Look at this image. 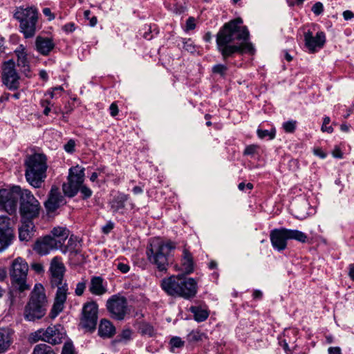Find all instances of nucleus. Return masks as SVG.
Masks as SVG:
<instances>
[{
	"instance_id": "obj_1",
	"label": "nucleus",
	"mask_w": 354,
	"mask_h": 354,
	"mask_svg": "<svg viewBox=\"0 0 354 354\" xmlns=\"http://www.w3.org/2000/svg\"><path fill=\"white\" fill-rule=\"evenodd\" d=\"M243 20L236 18L223 25L216 35L218 50L226 60L235 53L254 54L255 49L248 41L250 33L246 26H241Z\"/></svg>"
},
{
	"instance_id": "obj_2",
	"label": "nucleus",
	"mask_w": 354,
	"mask_h": 354,
	"mask_svg": "<svg viewBox=\"0 0 354 354\" xmlns=\"http://www.w3.org/2000/svg\"><path fill=\"white\" fill-rule=\"evenodd\" d=\"M24 165L27 182L35 188H39L46 178L47 158L42 153H34L26 157Z\"/></svg>"
},
{
	"instance_id": "obj_3",
	"label": "nucleus",
	"mask_w": 354,
	"mask_h": 354,
	"mask_svg": "<svg viewBox=\"0 0 354 354\" xmlns=\"http://www.w3.org/2000/svg\"><path fill=\"white\" fill-rule=\"evenodd\" d=\"M175 248L176 245L171 241L153 240L147 248L148 259L159 271L166 272L171 261V253Z\"/></svg>"
},
{
	"instance_id": "obj_4",
	"label": "nucleus",
	"mask_w": 354,
	"mask_h": 354,
	"mask_svg": "<svg viewBox=\"0 0 354 354\" xmlns=\"http://www.w3.org/2000/svg\"><path fill=\"white\" fill-rule=\"evenodd\" d=\"M48 301L44 288L40 283L35 284L25 308L24 315L27 321L34 322L41 319L46 313Z\"/></svg>"
},
{
	"instance_id": "obj_5",
	"label": "nucleus",
	"mask_w": 354,
	"mask_h": 354,
	"mask_svg": "<svg viewBox=\"0 0 354 354\" xmlns=\"http://www.w3.org/2000/svg\"><path fill=\"white\" fill-rule=\"evenodd\" d=\"M14 17L20 22L19 27L24 37L26 38L32 37L36 31L37 10L33 7L27 8L19 7L17 8Z\"/></svg>"
},
{
	"instance_id": "obj_6",
	"label": "nucleus",
	"mask_w": 354,
	"mask_h": 354,
	"mask_svg": "<svg viewBox=\"0 0 354 354\" xmlns=\"http://www.w3.org/2000/svg\"><path fill=\"white\" fill-rule=\"evenodd\" d=\"M294 239L301 243H305L307 236L297 230L286 228L274 229L270 232V241L274 248L279 251L283 250L287 246V240Z\"/></svg>"
},
{
	"instance_id": "obj_7",
	"label": "nucleus",
	"mask_w": 354,
	"mask_h": 354,
	"mask_svg": "<svg viewBox=\"0 0 354 354\" xmlns=\"http://www.w3.org/2000/svg\"><path fill=\"white\" fill-rule=\"evenodd\" d=\"M41 207L30 191L24 189L20 195L19 213L21 221H32L39 215Z\"/></svg>"
},
{
	"instance_id": "obj_8",
	"label": "nucleus",
	"mask_w": 354,
	"mask_h": 354,
	"mask_svg": "<svg viewBox=\"0 0 354 354\" xmlns=\"http://www.w3.org/2000/svg\"><path fill=\"white\" fill-rule=\"evenodd\" d=\"M28 268L27 262L21 257H17L12 263L10 270L11 281L19 292L30 288L26 283Z\"/></svg>"
},
{
	"instance_id": "obj_9",
	"label": "nucleus",
	"mask_w": 354,
	"mask_h": 354,
	"mask_svg": "<svg viewBox=\"0 0 354 354\" xmlns=\"http://www.w3.org/2000/svg\"><path fill=\"white\" fill-rule=\"evenodd\" d=\"M84 180V168L79 165L69 169L68 182L62 185L64 194L70 198L75 196L79 192Z\"/></svg>"
},
{
	"instance_id": "obj_10",
	"label": "nucleus",
	"mask_w": 354,
	"mask_h": 354,
	"mask_svg": "<svg viewBox=\"0 0 354 354\" xmlns=\"http://www.w3.org/2000/svg\"><path fill=\"white\" fill-rule=\"evenodd\" d=\"M65 337L64 328L61 325H55L48 327L46 330L39 329L32 334L34 342L41 340L55 345L60 344Z\"/></svg>"
},
{
	"instance_id": "obj_11",
	"label": "nucleus",
	"mask_w": 354,
	"mask_h": 354,
	"mask_svg": "<svg viewBox=\"0 0 354 354\" xmlns=\"http://www.w3.org/2000/svg\"><path fill=\"white\" fill-rule=\"evenodd\" d=\"M19 187H15L12 189L0 190L1 208H3L9 214L16 212L19 197L21 195Z\"/></svg>"
},
{
	"instance_id": "obj_12",
	"label": "nucleus",
	"mask_w": 354,
	"mask_h": 354,
	"mask_svg": "<svg viewBox=\"0 0 354 354\" xmlns=\"http://www.w3.org/2000/svg\"><path fill=\"white\" fill-rule=\"evenodd\" d=\"M98 306L94 302L85 304L82 308V315L80 325L87 331H93L97 325Z\"/></svg>"
},
{
	"instance_id": "obj_13",
	"label": "nucleus",
	"mask_w": 354,
	"mask_h": 354,
	"mask_svg": "<svg viewBox=\"0 0 354 354\" xmlns=\"http://www.w3.org/2000/svg\"><path fill=\"white\" fill-rule=\"evenodd\" d=\"M106 307L113 318L122 320L127 314V301L124 297L114 295L107 301Z\"/></svg>"
},
{
	"instance_id": "obj_14",
	"label": "nucleus",
	"mask_w": 354,
	"mask_h": 354,
	"mask_svg": "<svg viewBox=\"0 0 354 354\" xmlns=\"http://www.w3.org/2000/svg\"><path fill=\"white\" fill-rule=\"evenodd\" d=\"M183 281L180 279V274L172 275L162 280L161 287L162 290L169 296L180 297V294L185 293L180 285Z\"/></svg>"
},
{
	"instance_id": "obj_15",
	"label": "nucleus",
	"mask_w": 354,
	"mask_h": 354,
	"mask_svg": "<svg viewBox=\"0 0 354 354\" xmlns=\"http://www.w3.org/2000/svg\"><path fill=\"white\" fill-rule=\"evenodd\" d=\"M14 61L9 60L4 63L2 79L9 89H17L19 86V77L15 68Z\"/></svg>"
},
{
	"instance_id": "obj_16",
	"label": "nucleus",
	"mask_w": 354,
	"mask_h": 354,
	"mask_svg": "<svg viewBox=\"0 0 354 354\" xmlns=\"http://www.w3.org/2000/svg\"><path fill=\"white\" fill-rule=\"evenodd\" d=\"M305 46L310 53H315L322 48L326 42V35L324 32H318L314 36L310 30L304 33Z\"/></svg>"
},
{
	"instance_id": "obj_17",
	"label": "nucleus",
	"mask_w": 354,
	"mask_h": 354,
	"mask_svg": "<svg viewBox=\"0 0 354 354\" xmlns=\"http://www.w3.org/2000/svg\"><path fill=\"white\" fill-rule=\"evenodd\" d=\"M66 203L64 197L56 186L51 187L48 200L45 202V207L47 212H53Z\"/></svg>"
},
{
	"instance_id": "obj_18",
	"label": "nucleus",
	"mask_w": 354,
	"mask_h": 354,
	"mask_svg": "<svg viewBox=\"0 0 354 354\" xmlns=\"http://www.w3.org/2000/svg\"><path fill=\"white\" fill-rule=\"evenodd\" d=\"M50 271L51 272V281L53 285L57 286H61L65 272V266L60 258L55 257L52 259Z\"/></svg>"
},
{
	"instance_id": "obj_19",
	"label": "nucleus",
	"mask_w": 354,
	"mask_h": 354,
	"mask_svg": "<svg viewBox=\"0 0 354 354\" xmlns=\"http://www.w3.org/2000/svg\"><path fill=\"white\" fill-rule=\"evenodd\" d=\"M67 291L68 288L66 284L61 286H58L55 302L50 313V318H55L63 310L66 300Z\"/></svg>"
},
{
	"instance_id": "obj_20",
	"label": "nucleus",
	"mask_w": 354,
	"mask_h": 354,
	"mask_svg": "<svg viewBox=\"0 0 354 354\" xmlns=\"http://www.w3.org/2000/svg\"><path fill=\"white\" fill-rule=\"evenodd\" d=\"M32 248L40 255H46L53 250L59 249L56 243L52 240L51 235H47L37 239Z\"/></svg>"
},
{
	"instance_id": "obj_21",
	"label": "nucleus",
	"mask_w": 354,
	"mask_h": 354,
	"mask_svg": "<svg viewBox=\"0 0 354 354\" xmlns=\"http://www.w3.org/2000/svg\"><path fill=\"white\" fill-rule=\"evenodd\" d=\"M180 279L184 282L183 285H180V287H182L183 290L185 292V293L180 294V297L185 299L194 298L198 291V285L196 279L192 277H187L183 274H180Z\"/></svg>"
},
{
	"instance_id": "obj_22",
	"label": "nucleus",
	"mask_w": 354,
	"mask_h": 354,
	"mask_svg": "<svg viewBox=\"0 0 354 354\" xmlns=\"http://www.w3.org/2000/svg\"><path fill=\"white\" fill-rule=\"evenodd\" d=\"M36 50L42 55H48L54 48L55 44L48 37L38 36L35 40Z\"/></svg>"
},
{
	"instance_id": "obj_23",
	"label": "nucleus",
	"mask_w": 354,
	"mask_h": 354,
	"mask_svg": "<svg viewBox=\"0 0 354 354\" xmlns=\"http://www.w3.org/2000/svg\"><path fill=\"white\" fill-rule=\"evenodd\" d=\"M51 239L56 243L58 248H61L69 235V230L64 227H56L51 231Z\"/></svg>"
},
{
	"instance_id": "obj_24",
	"label": "nucleus",
	"mask_w": 354,
	"mask_h": 354,
	"mask_svg": "<svg viewBox=\"0 0 354 354\" xmlns=\"http://www.w3.org/2000/svg\"><path fill=\"white\" fill-rule=\"evenodd\" d=\"M103 279L101 277L94 276L91 279L88 286L89 291L91 294L100 296L106 292V286L103 284Z\"/></svg>"
},
{
	"instance_id": "obj_25",
	"label": "nucleus",
	"mask_w": 354,
	"mask_h": 354,
	"mask_svg": "<svg viewBox=\"0 0 354 354\" xmlns=\"http://www.w3.org/2000/svg\"><path fill=\"white\" fill-rule=\"evenodd\" d=\"M115 327L108 319H102L99 324L98 335L102 338H111L115 334Z\"/></svg>"
},
{
	"instance_id": "obj_26",
	"label": "nucleus",
	"mask_w": 354,
	"mask_h": 354,
	"mask_svg": "<svg viewBox=\"0 0 354 354\" xmlns=\"http://www.w3.org/2000/svg\"><path fill=\"white\" fill-rule=\"evenodd\" d=\"M17 57V66L21 68L23 72L28 76L27 73L30 72V66L27 59V54L23 45H20L15 51Z\"/></svg>"
},
{
	"instance_id": "obj_27",
	"label": "nucleus",
	"mask_w": 354,
	"mask_h": 354,
	"mask_svg": "<svg viewBox=\"0 0 354 354\" xmlns=\"http://www.w3.org/2000/svg\"><path fill=\"white\" fill-rule=\"evenodd\" d=\"M22 223L19 228V237L21 241H28L33 235L34 224L32 221H21Z\"/></svg>"
},
{
	"instance_id": "obj_28",
	"label": "nucleus",
	"mask_w": 354,
	"mask_h": 354,
	"mask_svg": "<svg viewBox=\"0 0 354 354\" xmlns=\"http://www.w3.org/2000/svg\"><path fill=\"white\" fill-rule=\"evenodd\" d=\"M181 270L186 274H189L194 271L193 257L192 254L187 249H184L183 252Z\"/></svg>"
},
{
	"instance_id": "obj_29",
	"label": "nucleus",
	"mask_w": 354,
	"mask_h": 354,
	"mask_svg": "<svg viewBox=\"0 0 354 354\" xmlns=\"http://www.w3.org/2000/svg\"><path fill=\"white\" fill-rule=\"evenodd\" d=\"M12 344L10 330L0 328V354L5 353Z\"/></svg>"
},
{
	"instance_id": "obj_30",
	"label": "nucleus",
	"mask_w": 354,
	"mask_h": 354,
	"mask_svg": "<svg viewBox=\"0 0 354 354\" xmlns=\"http://www.w3.org/2000/svg\"><path fill=\"white\" fill-rule=\"evenodd\" d=\"M6 304L9 307V311L12 312L21 305V299L17 290H11L8 294Z\"/></svg>"
},
{
	"instance_id": "obj_31",
	"label": "nucleus",
	"mask_w": 354,
	"mask_h": 354,
	"mask_svg": "<svg viewBox=\"0 0 354 354\" xmlns=\"http://www.w3.org/2000/svg\"><path fill=\"white\" fill-rule=\"evenodd\" d=\"M129 199V196L123 193H119L111 201V208L113 212H117L124 207L125 202Z\"/></svg>"
},
{
	"instance_id": "obj_32",
	"label": "nucleus",
	"mask_w": 354,
	"mask_h": 354,
	"mask_svg": "<svg viewBox=\"0 0 354 354\" xmlns=\"http://www.w3.org/2000/svg\"><path fill=\"white\" fill-rule=\"evenodd\" d=\"M79 244V239L77 236L71 235L68 241L67 245L64 248L62 247L60 249L64 254L69 251L72 254H77L80 252Z\"/></svg>"
},
{
	"instance_id": "obj_33",
	"label": "nucleus",
	"mask_w": 354,
	"mask_h": 354,
	"mask_svg": "<svg viewBox=\"0 0 354 354\" xmlns=\"http://www.w3.org/2000/svg\"><path fill=\"white\" fill-rule=\"evenodd\" d=\"M14 231L0 232V252L6 249L14 239Z\"/></svg>"
},
{
	"instance_id": "obj_34",
	"label": "nucleus",
	"mask_w": 354,
	"mask_h": 354,
	"mask_svg": "<svg viewBox=\"0 0 354 354\" xmlns=\"http://www.w3.org/2000/svg\"><path fill=\"white\" fill-rule=\"evenodd\" d=\"M189 310L194 314V319L198 322L205 321L209 316L207 310L201 306H192Z\"/></svg>"
},
{
	"instance_id": "obj_35",
	"label": "nucleus",
	"mask_w": 354,
	"mask_h": 354,
	"mask_svg": "<svg viewBox=\"0 0 354 354\" xmlns=\"http://www.w3.org/2000/svg\"><path fill=\"white\" fill-rule=\"evenodd\" d=\"M32 354H56L53 349L46 344H39L35 346Z\"/></svg>"
},
{
	"instance_id": "obj_36",
	"label": "nucleus",
	"mask_w": 354,
	"mask_h": 354,
	"mask_svg": "<svg viewBox=\"0 0 354 354\" xmlns=\"http://www.w3.org/2000/svg\"><path fill=\"white\" fill-rule=\"evenodd\" d=\"M205 339H207L206 335L198 330H193L187 335L189 342H198Z\"/></svg>"
},
{
	"instance_id": "obj_37",
	"label": "nucleus",
	"mask_w": 354,
	"mask_h": 354,
	"mask_svg": "<svg viewBox=\"0 0 354 354\" xmlns=\"http://www.w3.org/2000/svg\"><path fill=\"white\" fill-rule=\"evenodd\" d=\"M14 231L11 226L10 219L6 216H0V232Z\"/></svg>"
},
{
	"instance_id": "obj_38",
	"label": "nucleus",
	"mask_w": 354,
	"mask_h": 354,
	"mask_svg": "<svg viewBox=\"0 0 354 354\" xmlns=\"http://www.w3.org/2000/svg\"><path fill=\"white\" fill-rule=\"evenodd\" d=\"M138 330L142 335L152 336L153 333V328L147 323H140Z\"/></svg>"
},
{
	"instance_id": "obj_39",
	"label": "nucleus",
	"mask_w": 354,
	"mask_h": 354,
	"mask_svg": "<svg viewBox=\"0 0 354 354\" xmlns=\"http://www.w3.org/2000/svg\"><path fill=\"white\" fill-rule=\"evenodd\" d=\"M275 129H272L271 131L258 129L257 135L261 139L268 136L269 137L270 140H272L275 137Z\"/></svg>"
},
{
	"instance_id": "obj_40",
	"label": "nucleus",
	"mask_w": 354,
	"mask_h": 354,
	"mask_svg": "<svg viewBox=\"0 0 354 354\" xmlns=\"http://www.w3.org/2000/svg\"><path fill=\"white\" fill-rule=\"evenodd\" d=\"M62 354H75L73 344L71 342H66L64 343Z\"/></svg>"
},
{
	"instance_id": "obj_41",
	"label": "nucleus",
	"mask_w": 354,
	"mask_h": 354,
	"mask_svg": "<svg viewBox=\"0 0 354 354\" xmlns=\"http://www.w3.org/2000/svg\"><path fill=\"white\" fill-rule=\"evenodd\" d=\"M330 119L329 117L326 116L324 118L323 124L321 128V130L323 132H327L328 133H331L333 131V128L331 126H328V124L330 123Z\"/></svg>"
},
{
	"instance_id": "obj_42",
	"label": "nucleus",
	"mask_w": 354,
	"mask_h": 354,
	"mask_svg": "<svg viewBox=\"0 0 354 354\" xmlns=\"http://www.w3.org/2000/svg\"><path fill=\"white\" fill-rule=\"evenodd\" d=\"M79 191L82 195V197L83 199H87L90 198L93 194L91 189L88 188L87 186L84 185V184L80 187Z\"/></svg>"
},
{
	"instance_id": "obj_43",
	"label": "nucleus",
	"mask_w": 354,
	"mask_h": 354,
	"mask_svg": "<svg viewBox=\"0 0 354 354\" xmlns=\"http://www.w3.org/2000/svg\"><path fill=\"white\" fill-rule=\"evenodd\" d=\"M283 128L287 133H292L296 128V122L291 120L286 122L283 124Z\"/></svg>"
},
{
	"instance_id": "obj_44",
	"label": "nucleus",
	"mask_w": 354,
	"mask_h": 354,
	"mask_svg": "<svg viewBox=\"0 0 354 354\" xmlns=\"http://www.w3.org/2000/svg\"><path fill=\"white\" fill-rule=\"evenodd\" d=\"M170 344L171 346V351L174 348H181L184 346V342L178 337H174L171 339Z\"/></svg>"
},
{
	"instance_id": "obj_45",
	"label": "nucleus",
	"mask_w": 354,
	"mask_h": 354,
	"mask_svg": "<svg viewBox=\"0 0 354 354\" xmlns=\"http://www.w3.org/2000/svg\"><path fill=\"white\" fill-rule=\"evenodd\" d=\"M86 280L83 279L82 281L77 283V284L76 286L75 290V294L77 296L82 295V294L84 293V290L86 288Z\"/></svg>"
},
{
	"instance_id": "obj_46",
	"label": "nucleus",
	"mask_w": 354,
	"mask_h": 354,
	"mask_svg": "<svg viewBox=\"0 0 354 354\" xmlns=\"http://www.w3.org/2000/svg\"><path fill=\"white\" fill-rule=\"evenodd\" d=\"M183 48L192 53L196 50L195 46L190 39H183Z\"/></svg>"
},
{
	"instance_id": "obj_47",
	"label": "nucleus",
	"mask_w": 354,
	"mask_h": 354,
	"mask_svg": "<svg viewBox=\"0 0 354 354\" xmlns=\"http://www.w3.org/2000/svg\"><path fill=\"white\" fill-rule=\"evenodd\" d=\"M212 71L215 73L223 75L227 71V67L223 64H217L213 67Z\"/></svg>"
},
{
	"instance_id": "obj_48",
	"label": "nucleus",
	"mask_w": 354,
	"mask_h": 354,
	"mask_svg": "<svg viewBox=\"0 0 354 354\" xmlns=\"http://www.w3.org/2000/svg\"><path fill=\"white\" fill-rule=\"evenodd\" d=\"M324 10L323 4L321 2H317L312 7V11L316 15H320Z\"/></svg>"
},
{
	"instance_id": "obj_49",
	"label": "nucleus",
	"mask_w": 354,
	"mask_h": 354,
	"mask_svg": "<svg viewBox=\"0 0 354 354\" xmlns=\"http://www.w3.org/2000/svg\"><path fill=\"white\" fill-rule=\"evenodd\" d=\"M115 266L122 273H127L129 271L130 267L128 264L119 262L115 263Z\"/></svg>"
},
{
	"instance_id": "obj_50",
	"label": "nucleus",
	"mask_w": 354,
	"mask_h": 354,
	"mask_svg": "<svg viewBox=\"0 0 354 354\" xmlns=\"http://www.w3.org/2000/svg\"><path fill=\"white\" fill-rule=\"evenodd\" d=\"M257 149V146H256V145H249V146L246 147L243 153H244V155L252 156L256 153Z\"/></svg>"
},
{
	"instance_id": "obj_51",
	"label": "nucleus",
	"mask_w": 354,
	"mask_h": 354,
	"mask_svg": "<svg viewBox=\"0 0 354 354\" xmlns=\"http://www.w3.org/2000/svg\"><path fill=\"white\" fill-rule=\"evenodd\" d=\"M196 27L195 24V19L192 17H189L186 21V28L187 31L194 30Z\"/></svg>"
},
{
	"instance_id": "obj_52",
	"label": "nucleus",
	"mask_w": 354,
	"mask_h": 354,
	"mask_svg": "<svg viewBox=\"0 0 354 354\" xmlns=\"http://www.w3.org/2000/svg\"><path fill=\"white\" fill-rule=\"evenodd\" d=\"M75 143L73 140H70L65 145L64 149L68 153H72L75 150Z\"/></svg>"
},
{
	"instance_id": "obj_53",
	"label": "nucleus",
	"mask_w": 354,
	"mask_h": 354,
	"mask_svg": "<svg viewBox=\"0 0 354 354\" xmlns=\"http://www.w3.org/2000/svg\"><path fill=\"white\" fill-rule=\"evenodd\" d=\"M32 269L37 273L39 274L44 272V267L39 263H33L31 264Z\"/></svg>"
},
{
	"instance_id": "obj_54",
	"label": "nucleus",
	"mask_w": 354,
	"mask_h": 354,
	"mask_svg": "<svg viewBox=\"0 0 354 354\" xmlns=\"http://www.w3.org/2000/svg\"><path fill=\"white\" fill-rule=\"evenodd\" d=\"M132 335V331L130 329L123 330L120 335V337L122 339L129 340L131 339Z\"/></svg>"
},
{
	"instance_id": "obj_55",
	"label": "nucleus",
	"mask_w": 354,
	"mask_h": 354,
	"mask_svg": "<svg viewBox=\"0 0 354 354\" xmlns=\"http://www.w3.org/2000/svg\"><path fill=\"white\" fill-rule=\"evenodd\" d=\"M43 13L46 17H48V20L51 21L55 19V15L51 12V10L48 8H45L43 9Z\"/></svg>"
},
{
	"instance_id": "obj_56",
	"label": "nucleus",
	"mask_w": 354,
	"mask_h": 354,
	"mask_svg": "<svg viewBox=\"0 0 354 354\" xmlns=\"http://www.w3.org/2000/svg\"><path fill=\"white\" fill-rule=\"evenodd\" d=\"M63 30L67 32H72L75 30V24L73 23H68L64 26Z\"/></svg>"
},
{
	"instance_id": "obj_57",
	"label": "nucleus",
	"mask_w": 354,
	"mask_h": 354,
	"mask_svg": "<svg viewBox=\"0 0 354 354\" xmlns=\"http://www.w3.org/2000/svg\"><path fill=\"white\" fill-rule=\"evenodd\" d=\"M49 104H50V102L48 100L41 102L42 106L45 107L44 110V114L46 115H48L49 112L50 111V108L48 106Z\"/></svg>"
},
{
	"instance_id": "obj_58",
	"label": "nucleus",
	"mask_w": 354,
	"mask_h": 354,
	"mask_svg": "<svg viewBox=\"0 0 354 354\" xmlns=\"http://www.w3.org/2000/svg\"><path fill=\"white\" fill-rule=\"evenodd\" d=\"M332 154L335 158H342L343 157V153L339 147H335L333 151Z\"/></svg>"
},
{
	"instance_id": "obj_59",
	"label": "nucleus",
	"mask_w": 354,
	"mask_h": 354,
	"mask_svg": "<svg viewBox=\"0 0 354 354\" xmlns=\"http://www.w3.org/2000/svg\"><path fill=\"white\" fill-rule=\"evenodd\" d=\"M328 354H342V351L339 347H330L328 349Z\"/></svg>"
},
{
	"instance_id": "obj_60",
	"label": "nucleus",
	"mask_w": 354,
	"mask_h": 354,
	"mask_svg": "<svg viewBox=\"0 0 354 354\" xmlns=\"http://www.w3.org/2000/svg\"><path fill=\"white\" fill-rule=\"evenodd\" d=\"M111 115L115 116L118 113V106L115 103H112L110 106Z\"/></svg>"
},
{
	"instance_id": "obj_61",
	"label": "nucleus",
	"mask_w": 354,
	"mask_h": 354,
	"mask_svg": "<svg viewBox=\"0 0 354 354\" xmlns=\"http://www.w3.org/2000/svg\"><path fill=\"white\" fill-rule=\"evenodd\" d=\"M343 17L345 20H349L354 17V14L351 10H346L343 12Z\"/></svg>"
},
{
	"instance_id": "obj_62",
	"label": "nucleus",
	"mask_w": 354,
	"mask_h": 354,
	"mask_svg": "<svg viewBox=\"0 0 354 354\" xmlns=\"http://www.w3.org/2000/svg\"><path fill=\"white\" fill-rule=\"evenodd\" d=\"M314 153L322 158H325L326 156V154L319 148L314 149Z\"/></svg>"
},
{
	"instance_id": "obj_63",
	"label": "nucleus",
	"mask_w": 354,
	"mask_h": 354,
	"mask_svg": "<svg viewBox=\"0 0 354 354\" xmlns=\"http://www.w3.org/2000/svg\"><path fill=\"white\" fill-rule=\"evenodd\" d=\"M113 228V224L111 223H107L105 226L103 227V232L106 234L109 233Z\"/></svg>"
},
{
	"instance_id": "obj_64",
	"label": "nucleus",
	"mask_w": 354,
	"mask_h": 354,
	"mask_svg": "<svg viewBox=\"0 0 354 354\" xmlns=\"http://www.w3.org/2000/svg\"><path fill=\"white\" fill-rule=\"evenodd\" d=\"M348 275L353 280H354V264L349 266Z\"/></svg>"
}]
</instances>
